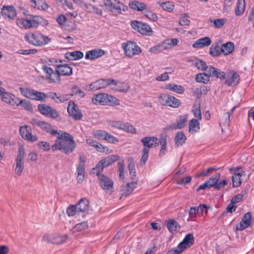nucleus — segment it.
Segmentation results:
<instances>
[{"mask_svg": "<svg viewBox=\"0 0 254 254\" xmlns=\"http://www.w3.org/2000/svg\"><path fill=\"white\" fill-rule=\"evenodd\" d=\"M129 5L131 8L137 11H142L146 10L147 8L146 5L144 3L136 0L130 1Z\"/></svg>", "mask_w": 254, "mask_h": 254, "instance_id": "33", "label": "nucleus"}, {"mask_svg": "<svg viewBox=\"0 0 254 254\" xmlns=\"http://www.w3.org/2000/svg\"><path fill=\"white\" fill-rule=\"evenodd\" d=\"M243 199V195L242 194H238L234 196L231 200V204H236L242 201Z\"/></svg>", "mask_w": 254, "mask_h": 254, "instance_id": "63", "label": "nucleus"}, {"mask_svg": "<svg viewBox=\"0 0 254 254\" xmlns=\"http://www.w3.org/2000/svg\"><path fill=\"white\" fill-rule=\"evenodd\" d=\"M67 238L68 236L67 235H57L54 236L51 241L53 244L60 245L64 243L67 239Z\"/></svg>", "mask_w": 254, "mask_h": 254, "instance_id": "37", "label": "nucleus"}, {"mask_svg": "<svg viewBox=\"0 0 254 254\" xmlns=\"http://www.w3.org/2000/svg\"><path fill=\"white\" fill-rule=\"evenodd\" d=\"M192 93L194 96H196V99L195 103H200V98L202 96L200 87L195 88L193 91Z\"/></svg>", "mask_w": 254, "mask_h": 254, "instance_id": "57", "label": "nucleus"}, {"mask_svg": "<svg viewBox=\"0 0 254 254\" xmlns=\"http://www.w3.org/2000/svg\"><path fill=\"white\" fill-rule=\"evenodd\" d=\"M37 145L40 149L44 151H48L50 149V144L46 141H40Z\"/></svg>", "mask_w": 254, "mask_h": 254, "instance_id": "59", "label": "nucleus"}, {"mask_svg": "<svg viewBox=\"0 0 254 254\" xmlns=\"http://www.w3.org/2000/svg\"><path fill=\"white\" fill-rule=\"evenodd\" d=\"M61 133L57 134L58 136L54 144L51 146L53 151L59 150L65 154L71 153L76 146V143L73 138L70 134L61 131Z\"/></svg>", "mask_w": 254, "mask_h": 254, "instance_id": "1", "label": "nucleus"}, {"mask_svg": "<svg viewBox=\"0 0 254 254\" xmlns=\"http://www.w3.org/2000/svg\"><path fill=\"white\" fill-rule=\"evenodd\" d=\"M211 44V40L208 37H205L196 40L192 45L193 47L200 48L207 47Z\"/></svg>", "mask_w": 254, "mask_h": 254, "instance_id": "25", "label": "nucleus"}, {"mask_svg": "<svg viewBox=\"0 0 254 254\" xmlns=\"http://www.w3.org/2000/svg\"><path fill=\"white\" fill-rule=\"evenodd\" d=\"M171 99V96L167 94H162L159 97V102L163 105L168 106Z\"/></svg>", "mask_w": 254, "mask_h": 254, "instance_id": "46", "label": "nucleus"}, {"mask_svg": "<svg viewBox=\"0 0 254 254\" xmlns=\"http://www.w3.org/2000/svg\"><path fill=\"white\" fill-rule=\"evenodd\" d=\"M19 104L21 105L23 108L27 111L32 110V105L29 101L25 99L21 100L20 102H19Z\"/></svg>", "mask_w": 254, "mask_h": 254, "instance_id": "53", "label": "nucleus"}, {"mask_svg": "<svg viewBox=\"0 0 254 254\" xmlns=\"http://www.w3.org/2000/svg\"><path fill=\"white\" fill-rule=\"evenodd\" d=\"M225 19H216L213 21L214 26L216 28H220L222 27L225 23Z\"/></svg>", "mask_w": 254, "mask_h": 254, "instance_id": "62", "label": "nucleus"}, {"mask_svg": "<svg viewBox=\"0 0 254 254\" xmlns=\"http://www.w3.org/2000/svg\"><path fill=\"white\" fill-rule=\"evenodd\" d=\"M207 73L209 77H215L221 79H224L225 78V73L224 72L221 71L220 69L209 66L208 68Z\"/></svg>", "mask_w": 254, "mask_h": 254, "instance_id": "22", "label": "nucleus"}, {"mask_svg": "<svg viewBox=\"0 0 254 254\" xmlns=\"http://www.w3.org/2000/svg\"><path fill=\"white\" fill-rule=\"evenodd\" d=\"M38 109L40 113L43 115L58 121H60L62 119L60 114L56 109L52 108L46 104H39Z\"/></svg>", "mask_w": 254, "mask_h": 254, "instance_id": "7", "label": "nucleus"}, {"mask_svg": "<svg viewBox=\"0 0 254 254\" xmlns=\"http://www.w3.org/2000/svg\"><path fill=\"white\" fill-rule=\"evenodd\" d=\"M105 54V51L100 49H97L87 52L85 55L86 59L94 60L101 57Z\"/></svg>", "mask_w": 254, "mask_h": 254, "instance_id": "24", "label": "nucleus"}, {"mask_svg": "<svg viewBox=\"0 0 254 254\" xmlns=\"http://www.w3.org/2000/svg\"><path fill=\"white\" fill-rule=\"evenodd\" d=\"M122 46L125 55L128 57L139 55L142 51L141 48L134 42L127 41L126 43H124Z\"/></svg>", "mask_w": 254, "mask_h": 254, "instance_id": "8", "label": "nucleus"}, {"mask_svg": "<svg viewBox=\"0 0 254 254\" xmlns=\"http://www.w3.org/2000/svg\"><path fill=\"white\" fill-rule=\"evenodd\" d=\"M199 120L196 119H191V132H196L200 129Z\"/></svg>", "mask_w": 254, "mask_h": 254, "instance_id": "54", "label": "nucleus"}, {"mask_svg": "<svg viewBox=\"0 0 254 254\" xmlns=\"http://www.w3.org/2000/svg\"><path fill=\"white\" fill-rule=\"evenodd\" d=\"M88 227V223L86 221L77 224L74 227L73 229L75 231L80 232L84 230Z\"/></svg>", "mask_w": 254, "mask_h": 254, "instance_id": "52", "label": "nucleus"}, {"mask_svg": "<svg viewBox=\"0 0 254 254\" xmlns=\"http://www.w3.org/2000/svg\"><path fill=\"white\" fill-rule=\"evenodd\" d=\"M92 171L93 174H96L98 177L100 184L102 188L104 190H110L113 188V182L107 176L101 174L100 171Z\"/></svg>", "mask_w": 254, "mask_h": 254, "instance_id": "13", "label": "nucleus"}, {"mask_svg": "<svg viewBox=\"0 0 254 254\" xmlns=\"http://www.w3.org/2000/svg\"><path fill=\"white\" fill-rule=\"evenodd\" d=\"M13 94H9L7 92H5V91H4L3 93H2L0 95L1 100L3 102H5L6 103L9 104V102L10 101V99L12 98V96H13Z\"/></svg>", "mask_w": 254, "mask_h": 254, "instance_id": "61", "label": "nucleus"}, {"mask_svg": "<svg viewBox=\"0 0 254 254\" xmlns=\"http://www.w3.org/2000/svg\"><path fill=\"white\" fill-rule=\"evenodd\" d=\"M245 0H238L236 7L235 9V13L237 16L242 15L245 8Z\"/></svg>", "mask_w": 254, "mask_h": 254, "instance_id": "35", "label": "nucleus"}, {"mask_svg": "<svg viewBox=\"0 0 254 254\" xmlns=\"http://www.w3.org/2000/svg\"><path fill=\"white\" fill-rule=\"evenodd\" d=\"M187 121L188 115L180 116L179 118L177 120L176 123L166 126L163 129L164 131H168L169 130L181 129L186 125Z\"/></svg>", "mask_w": 254, "mask_h": 254, "instance_id": "16", "label": "nucleus"}, {"mask_svg": "<svg viewBox=\"0 0 254 254\" xmlns=\"http://www.w3.org/2000/svg\"><path fill=\"white\" fill-rule=\"evenodd\" d=\"M167 222V227L169 231L172 233L177 230V227H180L178 222L174 219H170Z\"/></svg>", "mask_w": 254, "mask_h": 254, "instance_id": "41", "label": "nucleus"}, {"mask_svg": "<svg viewBox=\"0 0 254 254\" xmlns=\"http://www.w3.org/2000/svg\"><path fill=\"white\" fill-rule=\"evenodd\" d=\"M28 126L26 125L21 126L19 128V132L20 133L21 136L22 137L26 139V138H27L28 136V134H30V131L27 128Z\"/></svg>", "mask_w": 254, "mask_h": 254, "instance_id": "51", "label": "nucleus"}, {"mask_svg": "<svg viewBox=\"0 0 254 254\" xmlns=\"http://www.w3.org/2000/svg\"><path fill=\"white\" fill-rule=\"evenodd\" d=\"M31 6L38 9L46 10L48 8V5L45 0H32Z\"/></svg>", "mask_w": 254, "mask_h": 254, "instance_id": "32", "label": "nucleus"}, {"mask_svg": "<svg viewBox=\"0 0 254 254\" xmlns=\"http://www.w3.org/2000/svg\"><path fill=\"white\" fill-rule=\"evenodd\" d=\"M195 80L197 82L207 84L210 81V78L207 72H201L198 73L195 75Z\"/></svg>", "mask_w": 254, "mask_h": 254, "instance_id": "34", "label": "nucleus"}, {"mask_svg": "<svg viewBox=\"0 0 254 254\" xmlns=\"http://www.w3.org/2000/svg\"><path fill=\"white\" fill-rule=\"evenodd\" d=\"M24 39L30 44L35 46H42L50 41L48 37L38 32L29 33L25 35Z\"/></svg>", "mask_w": 254, "mask_h": 254, "instance_id": "3", "label": "nucleus"}, {"mask_svg": "<svg viewBox=\"0 0 254 254\" xmlns=\"http://www.w3.org/2000/svg\"><path fill=\"white\" fill-rule=\"evenodd\" d=\"M186 139V136L182 131L178 132L175 137L176 144L179 146L183 144Z\"/></svg>", "mask_w": 254, "mask_h": 254, "instance_id": "40", "label": "nucleus"}, {"mask_svg": "<svg viewBox=\"0 0 254 254\" xmlns=\"http://www.w3.org/2000/svg\"><path fill=\"white\" fill-rule=\"evenodd\" d=\"M28 15L30 16L33 25H34V28H37L39 24H40V23H41V20H43V17L40 16L30 14Z\"/></svg>", "mask_w": 254, "mask_h": 254, "instance_id": "48", "label": "nucleus"}, {"mask_svg": "<svg viewBox=\"0 0 254 254\" xmlns=\"http://www.w3.org/2000/svg\"><path fill=\"white\" fill-rule=\"evenodd\" d=\"M180 104V100L173 96H171V99L170 100V103L168 106L173 108H177Z\"/></svg>", "mask_w": 254, "mask_h": 254, "instance_id": "58", "label": "nucleus"}, {"mask_svg": "<svg viewBox=\"0 0 254 254\" xmlns=\"http://www.w3.org/2000/svg\"><path fill=\"white\" fill-rule=\"evenodd\" d=\"M25 148L23 145H19L17 155L16 158V166L14 169L15 174L20 176L24 168V159L25 157Z\"/></svg>", "mask_w": 254, "mask_h": 254, "instance_id": "6", "label": "nucleus"}, {"mask_svg": "<svg viewBox=\"0 0 254 254\" xmlns=\"http://www.w3.org/2000/svg\"><path fill=\"white\" fill-rule=\"evenodd\" d=\"M220 178V174L219 173H217L215 174L214 175L210 177L208 180L206 181L205 182L211 185V187H214L215 189V185L217 182H218Z\"/></svg>", "mask_w": 254, "mask_h": 254, "instance_id": "42", "label": "nucleus"}, {"mask_svg": "<svg viewBox=\"0 0 254 254\" xmlns=\"http://www.w3.org/2000/svg\"><path fill=\"white\" fill-rule=\"evenodd\" d=\"M190 243V233H189L186 235L183 241L178 245L177 247L168 251L167 254H180L189 247V244Z\"/></svg>", "mask_w": 254, "mask_h": 254, "instance_id": "14", "label": "nucleus"}, {"mask_svg": "<svg viewBox=\"0 0 254 254\" xmlns=\"http://www.w3.org/2000/svg\"><path fill=\"white\" fill-rule=\"evenodd\" d=\"M157 3L162 7L164 10L169 12L172 11L174 7V5L169 1L162 2L158 1Z\"/></svg>", "mask_w": 254, "mask_h": 254, "instance_id": "47", "label": "nucleus"}, {"mask_svg": "<svg viewBox=\"0 0 254 254\" xmlns=\"http://www.w3.org/2000/svg\"><path fill=\"white\" fill-rule=\"evenodd\" d=\"M67 112L69 115L76 120L82 119L83 115L79 109L78 106L73 102L69 101L67 107Z\"/></svg>", "mask_w": 254, "mask_h": 254, "instance_id": "17", "label": "nucleus"}, {"mask_svg": "<svg viewBox=\"0 0 254 254\" xmlns=\"http://www.w3.org/2000/svg\"><path fill=\"white\" fill-rule=\"evenodd\" d=\"M194 116L198 120H201V113L200 110V103H195L193 106V109L191 110Z\"/></svg>", "mask_w": 254, "mask_h": 254, "instance_id": "39", "label": "nucleus"}, {"mask_svg": "<svg viewBox=\"0 0 254 254\" xmlns=\"http://www.w3.org/2000/svg\"><path fill=\"white\" fill-rule=\"evenodd\" d=\"M143 14L147 18L151 21H156L158 20V16L156 14L151 11L145 10Z\"/></svg>", "mask_w": 254, "mask_h": 254, "instance_id": "50", "label": "nucleus"}, {"mask_svg": "<svg viewBox=\"0 0 254 254\" xmlns=\"http://www.w3.org/2000/svg\"><path fill=\"white\" fill-rule=\"evenodd\" d=\"M121 126V129L133 134L136 133L135 128L128 123H125V124H122Z\"/></svg>", "mask_w": 254, "mask_h": 254, "instance_id": "45", "label": "nucleus"}, {"mask_svg": "<svg viewBox=\"0 0 254 254\" xmlns=\"http://www.w3.org/2000/svg\"><path fill=\"white\" fill-rule=\"evenodd\" d=\"M234 49V44L232 42H228L221 46L220 50L224 55H229L233 52Z\"/></svg>", "mask_w": 254, "mask_h": 254, "instance_id": "30", "label": "nucleus"}, {"mask_svg": "<svg viewBox=\"0 0 254 254\" xmlns=\"http://www.w3.org/2000/svg\"><path fill=\"white\" fill-rule=\"evenodd\" d=\"M92 101L95 104H100L103 105L108 103H112L113 105L119 104V101L117 98L106 93L96 94L92 98Z\"/></svg>", "mask_w": 254, "mask_h": 254, "instance_id": "5", "label": "nucleus"}, {"mask_svg": "<svg viewBox=\"0 0 254 254\" xmlns=\"http://www.w3.org/2000/svg\"><path fill=\"white\" fill-rule=\"evenodd\" d=\"M166 88L170 91L175 92L177 93L182 94L185 91V88L180 85H176L172 83L166 84Z\"/></svg>", "mask_w": 254, "mask_h": 254, "instance_id": "36", "label": "nucleus"}, {"mask_svg": "<svg viewBox=\"0 0 254 254\" xmlns=\"http://www.w3.org/2000/svg\"><path fill=\"white\" fill-rule=\"evenodd\" d=\"M21 93L25 97L32 100L44 101L47 98V95L44 92L37 91L32 89L20 87Z\"/></svg>", "mask_w": 254, "mask_h": 254, "instance_id": "4", "label": "nucleus"}, {"mask_svg": "<svg viewBox=\"0 0 254 254\" xmlns=\"http://www.w3.org/2000/svg\"><path fill=\"white\" fill-rule=\"evenodd\" d=\"M57 22L60 25H64L66 20V17L64 14L59 15L56 19Z\"/></svg>", "mask_w": 254, "mask_h": 254, "instance_id": "64", "label": "nucleus"}, {"mask_svg": "<svg viewBox=\"0 0 254 254\" xmlns=\"http://www.w3.org/2000/svg\"><path fill=\"white\" fill-rule=\"evenodd\" d=\"M129 89V86L128 84L124 83H120L119 85H118V88L116 89L117 91L122 92H127Z\"/></svg>", "mask_w": 254, "mask_h": 254, "instance_id": "60", "label": "nucleus"}, {"mask_svg": "<svg viewBox=\"0 0 254 254\" xmlns=\"http://www.w3.org/2000/svg\"><path fill=\"white\" fill-rule=\"evenodd\" d=\"M83 57L82 52L76 51L72 52L67 53L65 55V58L68 60H77L82 59Z\"/></svg>", "mask_w": 254, "mask_h": 254, "instance_id": "31", "label": "nucleus"}, {"mask_svg": "<svg viewBox=\"0 0 254 254\" xmlns=\"http://www.w3.org/2000/svg\"><path fill=\"white\" fill-rule=\"evenodd\" d=\"M104 3L110 8L111 12L115 15L121 14L122 10L125 11L127 9V7L118 0H104Z\"/></svg>", "mask_w": 254, "mask_h": 254, "instance_id": "9", "label": "nucleus"}, {"mask_svg": "<svg viewBox=\"0 0 254 254\" xmlns=\"http://www.w3.org/2000/svg\"><path fill=\"white\" fill-rule=\"evenodd\" d=\"M233 187H238L242 183L241 175L240 173H234L232 177Z\"/></svg>", "mask_w": 254, "mask_h": 254, "instance_id": "44", "label": "nucleus"}, {"mask_svg": "<svg viewBox=\"0 0 254 254\" xmlns=\"http://www.w3.org/2000/svg\"><path fill=\"white\" fill-rule=\"evenodd\" d=\"M141 142L143 145L142 155L140 160L141 165H144L146 162L150 148L158 145V138L155 137L146 136L141 139Z\"/></svg>", "mask_w": 254, "mask_h": 254, "instance_id": "2", "label": "nucleus"}, {"mask_svg": "<svg viewBox=\"0 0 254 254\" xmlns=\"http://www.w3.org/2000/svg\"><path fill=\"white\" fill-rule=\"evenodd\" d=\"M167 134H162L160 139H158V144L160 143L161 145L162 150H166L167 147V141H166Z\"/></svg>", "mask_w": 254, "mask_h": 254, "instance_id": "55", "label": "nucleus"}, {"mask_svg": "<svg viewBox=\"0 0 254 254\" xmlns=\"http://www.w3.org/2000/svg\"><path fill=\"white\" fill-rule=\"evenodd\" d=\"M191 64L201 71H205L209 67L205 62L197 58L191 59Z\"/></svg>", "mask_w": 254, "mask_h": 254, "instance_id": "28", "label": "nucleus"}, {"mask_svg": "<svg viewBox=\"0 0 254 254\" xmlns=\"http://www.w3.org/2000/svg\"><path fill=\"white\" fill-rule=\"evenodd\" d=\"M130 25L134 30L142 35L150 36L153 33L152 28L146 23L134 20L131 22Z\"/></svg>", "mask_w": 254, "mask_h": 254, "instance_id": "10", "label": "nucleus"}, {"mask_svg": "<svg viewBox=\"0 0 254 254\" xmlns=\"http://www.w3.org/2000/svg\"><path fill=\"white\" fill-rule=\"evenodd\" d=\"M108 84L105 83L104 79H101L90 84L89 88L91 90L96 91L106 87L108 86Z\"/></svg>", "mask_w": 254, "mask_h": 254, "instance_id": "29", "label": "nucleus"}, {"mask_svg": "<svg viewBox=\"0 0 254 254\" xmlns=\"http://www.w3.org/2000/svg\"><path fill=\"white\" fill-rule=\"evenodd\" d=\"M89 201L86 198H82L75 205L77 212H84L89 208Z\"/></svg>", "mask_w": 254, "mask_h": 254, "instance_id": "26", "label": "nucleus"}, {"mask_svg": "<svg viewBox=\"0 0 254 254\" xmlns=\"http://www.w3.org/2000/svg\"><path fill=\"white\" fill-rule=\"evenodd\" d=\"M43 69L47 74L46 79L49 80V83L60 82L61 77L56 68V70L54 71L50 67L44 65L43 66Z\"/></svg>", "mask_w": 254, "mask_h": 254, "instance_id": "15", "label": "nucleus"}, {"mask_svg": "<svg viewBox=\"0 0 254 254\" xmlns=\"http://www.w3.org/2000/svg\"><path fill=\"white\" fill-rule=\"evenodd\" d=\"M209 208V207H207L205 204H200L197 209L194 207H191V221L194 220L196 214L200 216L202 215L203 209H206L205 213H207V210Z\"/></svg>", "mask_w": 254, "mask_h": 254, "instance_id": "27", "label": "nucleus"}, {"mask_svg": "<svg viewBox=\"0 0 254 254\" xmlns=\"http://www.w3.org/2000/svg\"><path fill=\"white\" fill-rule=\"evenodd\" d=\"M77 212V208L76 205H70L66 209V213L69 216H73Z\"/></svg>", "mask_w": 254, "mask_h": 254, "instance_id": "56", "label": "nucleus"}, {"mask_svg": "<svg viewBox=\"0 0 254 254\" xmlns=\"http://www.w3.org/2000/svg\"><path fill=\"white\" fill-rule=\"evenodd\" d=\"M30 123L33 126L40 127L42 130H45L47 133H50L53 135H57L59 132L55 129H53L52 125L46 122L39 120L35 118L31 119Z\"/></svg>", "mask_w": 254, "mask_h": 254, "instance_id": "12", "label": "nucleus"}, {"mask_svg": "<svg viewBox=\"0 0 254 254\" xmlns=\"http://www.w3.org/2000/svg\"><path fill=\"white\" fill-rule=\"evenodd\" d=\"M137 183L135 182L127 183L125 185H122L121 187V191L122 196H127L130 195L136 187Z\"/></svg>", "mask_w": 254, "mask_h": 254, "instance_id": "21", "label": "nucleus"}, {"mask_svg": "<svg viewBox=\"0 0 254 254\" xmlns=\"http://www.w3.org/2000/svg\"><path fill=\"white\" fill-rule=\"evenodd\" d=\"M228 75L229 76V78L225 81V83L227 85L229 86H234L239 82L240 76L236 72L233 70L230 71L228 73Z\"/></svg>", "mask_w": 254, "mask_h": 254, "instance_id": "20", "label": "nucleus"}, {"mask_svg": "<svg viewBox=\"0 0 254 254\" xmlns=\"http://www.w3.org/2000/svg\"><path fill=\"white\" fill-rule=\"evenodd\" d=\"M56 69L60 76H69L72 73V68L66 64L58 65Z\"/></svg>", "mask_w": 254, "mask_h": 254, "instance_id": "23", "label": "nucleus"}, {"mask_svg": "<svg viewBox=\"0 0 254 254\" xmlns=\"http://www.w3.org/2000/svg\"><path fill=\"white\" fill-rule=\"evenodd\" d=\"M251 213L250 212L246 213L241 221L237 224L236 230L238 231H242L248 228L251 225Z\"/></svg>", "mask_w": 254, "mask_h": 254, "instance_id": "19", "label": "nucleus"}, {"mask_svg": "<svg viewBox=\"0 0 254 254\" xmlns=\"http://www.w3.org/2000/svg\"><path fill=\"white\" fill-rule=\"evenodd\" d=\"M119 159V156L118 155H112L103 158L92 169V171H97L100 170V172H102L104 168L112 165Z\"/></svg>", "mask_w": 254, "mask_h": 254, "instance_id": "11", "label": "nucleus"}, {"mask_svg": "<svg viewBox=\"0 0 254 254\" xmlns=\"http://www.w3.org/2000/svg\"><path fill=\"white\" fill-rule=\"evenodd\" d=\"M107 132L102 130H97L93 132V136L98 139H105Z\"/></svg>", "mask_w": 254, "mask_h": 254, "instance_id": "49", "label": "nucleus"}, {"mask_svg": "<svg viewBox=\"0 0 254 254\" xmlns=\"http://www.w3.org/2000/svg\"><path fill=\"white\" fill-rule=\"evenodd\" d=\"M220 47L218 44H213L210 48L209 54L213 57L218 56L220 55Z\"/></svg>", "mask_w": 254, "mask_h": 254, "instance_id": "43", "label": "nucleus"}, {"mask_svg": "<svg viewBox=\"0 0 254 254\" xmlns=\"http://www.w3.org/2000/svg\"><path fill=\"white\" fill-rule=\"evenodd\" d=\"M2 16L9 19H14L16 16V11L14 7L12 5H4L1 11Z\"/></svg>", "mask_w": 254, "mask_h": 254, "instance_id": "18", "label": "nucleus"}, {"mask_svg": "<svg viewBox=\"0 0 254 254\" xmlns=\"http://www.w3.org/2000/svg\"><path fill=\"white\" fill-rule=\"evenodd\" d=\"M17 24L22 28L25 29H29L30 28H34V25H33L31 20L26 19H19L17 22Z\"/></svg>", "mask_w": 254, "mask_h": 254, "instance_id": "38", "label": "nucleus"}]
</instances>
